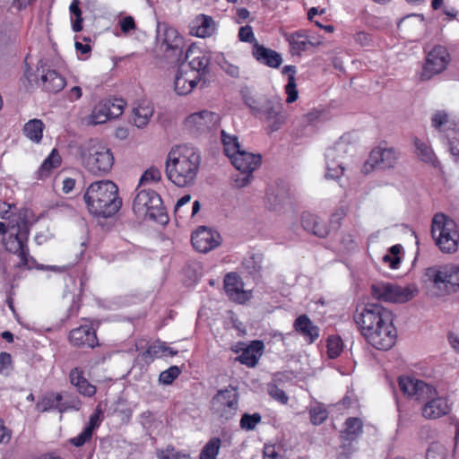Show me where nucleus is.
Listing matches in <instances>:
<instances>
[{"instance_id": "f257e3e1", "label": "nucleus", "mask_w": 459, "mask_h": 459, "mask_svg": "<svg viewBox=\"0 0 459 459\" xmlns=\"http://www.w3.org/2000/svg\"><path fill=\"white\" fill-rule=\"evenodd\" d=\"M353 321L361 334L374 348L391 349L397 338L393 312L378 303L359 305L353 313Z\"/></svg>"}, {"instance_id": "f03ea898", "label": "nucleus", "mask_w": 459, "mask_h": 459, "mask_svg": "<svg viewBox=\"0 0 459 459\" xmlns=\"http://www.w3.org/2000/svg\"><path fill=\"white\" fill-rule=\"evenodd\" d=\"M200 164L199 151L186 145L177 146L167 156L165 173L178 187H188L195 183Z\"/></svg>"}, {"instance_id": "7ed1b4c3", "label": "nucleus", "mask_w": 459, "mask_h": 459, "mask_svg": "<svg viewBox=\"0 0 459 459\" xmlns=\"http://www.w3.org/2000/svg\"><path fill=\"white\" fill-rule=\"evenodd\" d=\"M83 198L89 212L102 218L115 215L122 205V200L118 196V187L110 180L91 184Z\"/></svg>"}, {"instance_id": "20e7f679", "label": "nucleus", "mask_w": 459, "mask_h": 459, "mask_svg": "<svg viewBox=\"0 0 459 459\" xmlns=\"http://www.w3.org/2000/svg\"><path fill=\"white\" fill-rule=\"evenodd\" d=\"M240 94L251 114L268 123L272 132L278 131L285 124L286 115L279 96L253 95L247 87L243 88Z\"/></svg>"}, {"instance_id": "39448f33", "label": "nucleus", "mask_w": 459, "mask_h": 459, "mask_svg": "<svg viewBox=\"0 0 459 459\" xmlns=\"http://www.w3.org/2000/svg\"><path fill=\"white\" fill-rule=\"evenodd\" d=\"M82 166L95 176H104L109 172L114 164L111 150L102 141L89 139L79 147Z\"/></svg>"}, {"instance_id": "423d86ee", "label": "nucleus", "mask_w": 459, "mask_h": 459, "mask_svg": "<svg viewBox=\"0 0 459 459\" xmlns=\"http://www.w3.org/2000/svg\"><path fill=\"white\" fill-rule=\"evenodd\" d=\"M137 194L133 202V211L143 220H152L160 224L168 222V215L162 206L160 196L152 189H136Z\"/></svg>"}, {"instance_id": "0eeeda50", "label": "nucleus", "mask_w": 459, "mask_h": 459, "mask_svg": "<svg viewBox=\"0 0 459 459\" xmlns=\"http://www.w3.org/2000/svg\"><path fill=\"white\" fill-rule=\"evenodd\" d=\"M432 237L441 252L454 254L459 247V231L455 221L443 213H437L432 219Z\"/></svg>"}, {"instance_id": "6e6552de", "label": "nucleus", "mask_w": 459, "mask_h": 459, "mask_svg": "<svg viewBox=\"0 0 459 459\" xmlns=\"http://www.w3.org/2000/svg\"><path fill=\"white\" fill-rule=\"evenodd\" d=\"M354 149V137L344 134L325 152L326 173L328 179L338 180L343 175L345 167L343 160Z\"/></svg>"}, {"instance_id": "1a4fd4ad", "label": "nucleus", "mask_w": 459, "mask_h": 459, "mask_svg": "<svg viewBox=\"0 0 459 459\" xmlns=\"http://www.w3.org/2000/svg\"><path fill=\"white\" fill-rule=\"evenodd\" d=\"M425 276L443 294L459 290V265L429 267L426 269Z\"/></svg>"}, {"instance_id": "9d476101", "label": "nucleus", "mask_w": 459, "mask_h": 459, "mask_svg": "<svg viewBox=\"0 0 459 459\" xmlns=\"http://www.w3.org/2000/svg\"><path fill=\"white\" fill-rule=\"evenodd\" d=\"M211 410L213 414L223 420H231L238 409V393L237 388L229 385L218 390L211 400Z\"/></svg>"}, {"instance_id": "9b49d317", "label": "nucleus", "mask_w": 459, "mask_h": 459, "mask_svg": "<svg viewBox=\"0 0 459 459\" xmlns=\"http://www.w3.org/2000/svg\"><path fill=\"white\" fill-rule=\"evenodd\" d=\"M29 233V228L25 223L22 226L18 225L16 232L11 234L5 243L6 249L18 255L20 258L19 267H26L27 269L38 268L36 260L29 254L27 245Z\"/></svg>"}, {"instance_id": "f8f14e48", "label": "nucleus", "mask_w": 459, "mask_h": 459, "mask_svg": "<svg viewBox=\"0 0 459 459\" xmlns=\"http://www.w3.org/2000/svg\"><path fill=\"white\" fill-rule=\"evenodd\" d=\"M417 292L415 287H402L390 282H377L371 286L372 296L385 302L405 303L411 300Z\"/></svg>"}, {"instance_id": "ddd939ff", "label": "nucleus", "mask_w": 459, "mask_h": 459, "mask_svg": "<svg viewBox=\"0 0 459 459\" xmlns=\"http://www.w3.org/2000/svg\"><path fill=\"white\" fill-rule=\"evenodd\" d=\"M261 162L262 156L260 154H254L244 150L233 155L231 163L242 174L235 178L236 186L241 188L247 186L252 173L260 166Z\"/></svg>"}, {"instance_id": "4468645a", "label": "nucleus", "mask_w": 459, "mask_h": 459, "mask_svg": "<svg viewBox=\"0 0 459 459\" xmlns=\"http://www.w3.org/2000/svg\"><path fill=\"white\" fill-rule=\"evenodd\" d=\"M450 61L447 49L441 45L435 46L427 55L421 73V80H429L443 72Z\"/></svg>"}, {"instance_id": "2eb2a0df", "label": "nucleus", "mask_w": 459, "mask_h": 459, "mask_svg": "<svg viewBox=\"0 0 459 459\" xmlns=\"http://www.w3.org/2000/svg\"><path fill=\"white\" fill-rule=\"evenodd\" d=\"M157 39L165 47V52L171 51L179 61L183 55L184 39L178 30L166 22H158Z\"/></svg>"}, {"instance_id": "dca6fc26", "label": "nucleus", "mask_w": 459, "mask_h": 459, "mask_svg": "<svg viewBox=\"0 0 459 459\" xmlns=\"http://www.w3.org/2000/svg\"><path fill=\"white\" fill-rule=\"evenodd\" d=\"M398 385L404 395L414 398L417 401L423 402L436 394V389L432 385L408 376L399 377Z\"/></svg>"}, {"instance_id": "f3484780", "label": "nucleus", "mask_w": 459, "mask_h": 459, "mask_svg": "<svg viewBox=\"0 0 459 459\" xmlns=\"http://www.w3.org/2000/svg\"><path fill=\"white\" fill-rule=\"evenodd\" d=\"M220 115L209 110H202L189 115L185 121L186 126L194 134H202L217 126Z\"/></svg>"}, {"instance_id": "a211bd4d", "label": "nucleus", "mask_w": 459, "mask_h": 459, "mask_svg": "<svg viewBox=\"0 0 459 459\" xmlns=\"http://www.w3.org/2000/svg\"><path fill=\"white\" fill-rule=\"evenodd\" d=\"M191 242L195 250L207 253L221 243L220 234L205 226H200L191 236Z\"/></svg>"}, {"instance_id": "6ab92c4d", "label": "nucleus", "mask_w": 459, "mask_h": 459, "mask_svg": "<svg viewBox=\"0 0 459 459\" xmlns=\"http://www.w3.org/2000/svg\"><path fill=\"white\" fill-rule=\"evenodd\" d=\"M185 57L186 60H187V63H183L182 65H185L190 73L198 74L199 80L208 74L210 56L204 53L200 48L192 47L188 48Z\"/></svg>"}, {"instance_id": "aec40b11", "label": "nucleus", "mask_w": 459, "mask_h": 459, "mask_svg": "<svg viewBox=\"0 0 459 459\" xmlns=\"http://www.w3.org/2000/svg\"><path fill=\"white\" fill-rule=\"evenodd\" d=\"M37 75L40 77L42 87L49 92H58L65 86V78L56 70L47 68V65L40 60L37 65Z\"/></svg>"}, {"instance_id": "412c9836", "label": "nucleus", "mask_w": 459, "mask_h": 459, "mask_svg": "<svg viewBox=\"0 0 459 459\" xmlns=\"http://www.w3.org/2000/svg\"><path fill=\"white\" fill-rule=\"evenodd\" d=\"M399 153L394 148L377 147L369 154L367 164L380 169L394 168L397 162Z\"/></svg>"}, {"instance_id": "4be33fe9", "label": "nucleus", "mask_w": 459, "mask_h": 459, "mask_svg": "<svg viewBox=\"0 0 459 459\" xmlns=\"http://www.w3.org/2000/svg\"><path fill=\"white\" fill-rule=\"evenodd\" d=\"M290 192L284 184H275L268 186L265 194V205L269 210L281 211L290 203Z\"/></svg>"}, {"instance_id": "5701e85b", "label": "nucleus", "mask_w": 459, "mask_h": 459, "mask_svg": "<svg viewBox=\"0 0 459 459\" xmlns=\"http://www.w3.org/2000/svg\"><path fill=\"white\" fill-rule=\"evenodd\" d=\"M224 290L228 297L239 304H243L251 298V294L244 290L241 278L235 273L226 274L224 278Z\"/></svg>"}, {"instance_id": "b1692460", "label": "nucleus", "mask_w": 459, "mask_h": 459, "mask_svg": "<svg viewBox=\"0 0 459 459\" xmlns=\"http://www.w3.org/2000/svg\"><path fill=\"white\" fill-rule=\"evenodd\" d=\"M69 341L75 347L95 348L99 345L95 329L87 325L71 330Z\"/></svg>"}, {"instance_id": "393cba45", "label": "nucleus", "mask_w": 459, "mask_h": 459, "mask_svg": "<svg viewBox=\"0 0 459 459\" xmlns=\"http://www.w3.org/2000/svg\"><path fill=\"white\" fill-rule=\"evenodd\" d=\"M200 81L198 74L190 73L185 65H180L174 80V90L178 95H187Z\"/></svg>"}, {"instance_id": "a878e982", "label": "nucleus", "mask_w": 459, "mask_h": 459, "mask_svg": "<svg viewBox=\"0 0 459 459\" xmlns=\"http://www.w3.org/2000/svg\"><path fill=\"white\" fill-rule=\"evenodd\" d=\"M435 396L436 394L432 397L425 399L427 403L422 407V415L426 419H437L447 414L450 411L446 398Z\"/></svg>"}, {"instance_id": "bb28decb", "label": "nucleus", "mask_w": 459, "mask_h": 459, "mask_svg": "<svg viewBox=\"0 0 459 459\" xmlns=\"http://www.w3.org/2000/svg\"><path fill=\"white\" fill-rule=\"evenodd\" d=\"M252 55L260 64L272 68H278L282 63L281 56L278 52L257 42L253 45Z\"/></svg>"}, {"instance_id": "cd10ccee", "label": "nucleus", "mask_w": 459, "mask_h": 459, "mask_svg": "<svg viewBox=\"0 0 459 459\" xmlns=\"http://www.w3.org/2000/svg\"><path fill=\"white\" fill-rule=\"evenodd\" d=\"M303 229L318 238H325L329 234V228L316 215L305 212L301 215Z\"/></svg>"}, {"instance_id": "c85d7f7f", "label": "nucleus", "mask_w": 459, "mask_h": 459, "mask_svg": "<svg viewBox=\"0 0 459 459\" xmlns=\"http://www.w3.org/2000/svg\"><path fill=\"white\" fill-rule=\"evenodd\" d=\"M190 30L193 35L198 38H206L214 33L216 24L211 16L199 14L192 22Z\"/></svg>"}, {"instance_id": "c756f323", "label": "nucleus", "mask_w": 459, "mask_h": 459, "mask_svg": "<svg viewBox=\"0 0 459 459\" xmlns=\"http://www.w3.org/2000/svg\"><path fill=\"white\" fill-rule=\"evenodd\" d=\"M264 348L262 341H253L247 347L243 349L242 353L237 358L241 364L249 368L255 367Z\"/></svg>"}, {"instance_id": "7c9ffc66", "label": "nucleus", "mask_w": 459, "mask_h": 459, "mask_svg": "<svg viewBox=\"0 0 459 459\" xmlns=\"http://www.w3.org/2000/svg\"><path fill=\"white\" fill-rule=\"evenodd\" d=\"M293 326L295 331L308 339L310 342H313L319 336V328L313 324L307 315L298 316Z\"/></svg>"}, {"instance_id": "2f4dec72", "label": "nucleus", "mask_w": 459, "mask_h": 459, "mask_svg": "<svg viewBox=\"0 0 459 459\" xmlns=\"http://www.w3.org/2000/svg\"><path fill=\"white\" fill-rule=\"evenodd\" d=\"M70 382L77 388V391L84 396H93L96 393V387L90 384L83 377V372L79 368H74L69 374Z\"/></svg>"}, {"instance_id": "473e14b6", "label": "nucleus", "mask_w": 459, "mask_h": 459, "mask_svg": "<svg viewBox=\"0 0 459 459\" xmlns=\"http://www.w3.org/2000/svg\"><path fill=\"white\" fill-rule=\"evenodd\" d=\"M413 144L416 149L417 157L424 163L429 164L434 168H440L441 163L436 156L432 147L415 137L413 139Z\"/></svg>"}, {"instance_id": "72a5a7b5", "label": "nucleus", "mask_w": 459, "mask_h": 459, "mask_svg": "<svg viewBox=\"0 0 459 459\" xmlns=\"http://www.w3.org/2000/svg\"><path fill=\"white\" fill-rule=\"evenodd\" d=\"M61 401H63L62 394L48 393L37 403L36 409L40 412L56 410L63 413L66 407L60 405Z\"/></svg>"}, {"instance_id": "f704fd0d", "label": "nucleus", "mask_w": 459, "mask_h": 459, "mask_svg": "<svg viewBox=\"0 0 459 459\" xmlns=\"http://www.w3.org/2000/svg\"><path fill=\"white\" fill-rule=\"evenodd\" d=\"M153 108L149 103H142L132 110V122L138 128L145 127L153 115Z\"/></svg>"}, {"instance_id": "c9c22d12", "label": "nucleus", "mask_w": 459, "mask_h": 459, "mask_svg": "<svg viewBox=\"0 0 459 459\" xmlns=\"http://www.w3.org/2000/svg\"><path fill=\"white\" fill-rule=\"evenodd\" d=\"M297 68L295 65H285L282 68V74H289L288 82L285 85V92L287 94V103H292L297 100L299 92L297 90V83L295 79V74Z\"/></svg>"}, {"instance_id": "e433bc0d", "label": "nucleus", "mask_w": 459, "mask_h": 459, "mask_svg": "<svg viewBox=\"0 0 459 459\" xmlns=\"http://www.w3.org/2000/svg\"><path fill=\"white\" fill-rule=\"evenodd\" d=\"M289 43L291 52L294 55H299L301 52L308 49V47L314 46L308 37L302 32H295L289 38Z\"/></svg>"}, {"instance_id": "4c0bfd02", "label": "nucleus", "mask_w": 459, "mask_h": 459, "mask_svg": "<svg viewBox=\"0 0 459 459\" xmlns=\"http://www.w3.org/2000/svg\"><path fill=\"white\" fill-rule=\"evenodd\" d=\"M44 124L40 119H31L24 125L23 133L30 140L39 143L42 139Z\"/></svg>"}, {"instance_id": "58836bf2", "label": "nucleus", "mask_w": 459, "mask_h": 459, "mask_svg": "<svg viewBox=\"0 0 459 459\" xmlns=\"http://www.w3.org/2000/svg\"><path fill=\"white\" fill-rule=\"evenodd\" d=\"M109 109L104 101H100L92 109L91 113L88 117V124L90 125H100L110 120Z\"/></svg>"}, {"instance_id": "ea45409f", "label": "nucleus", "mask_w": 459, "mask_h": 459, "mask_svg": "<svg viewBox=\"0 0 459 459\" xmlns=\"http://www.w3.org/2000/svg\"><path fill=\"white\" fill-rule=\"evenodd\" d=\"M362 421L359 418L351 417L345 421V430L342 438L347 441H352L362 433Z\"/></svg>"}, {"instance_id": "a19ab883", "label": "nucleus", "mask_w": 459, "mask_h": 459, "mask_svg": "<svg viewBox=\"0 0 459 459\" xmlns=\"http://www.w3.org/2000/svg\"><path fill=\"white\" fill-rule=\"evenodd\" d=\"M221 142L224 146L225 154L232 160L233 155L238 153L242 149L236 135L229 134L224 130L221 131Z\"/></svg>"}, {"instance_id": "79ce46f5", "label": "nucleus", "mask_w": 459, "mask_h": 459, "mask_svg": "<svg viewBox=\"0 0 459 459\" xmlns=\"http://www.w3.org/2000/svg\"><path fill=\"white\" fill-rule=\"evenodd\" d=\"M221 446V440L220 437H212L202 448L199 459H216Z\"/></svg>"}, {"instance_id": "37998d69", "label": "nucleus", "mask_w": 459, "mask_h": 459, "mask_svg": "<svg viewBox=\"0 0 459 459\" xmlns=\"http://www.w3.org/2000/svg\"><path fill=\"white\" fill-rule=\"evenodd\" d=\"M167 351H169V347L164 343L154 342L149 346L148 349L141 354V356L145 361H152L155 358L167 356Z\"/></svg>"}, {"instance_id": "c03bdc74", "label": "nucleus", "mask_w": 459, "mask_h": 459, "mask_svg": "<svg viewBox=\"0 0 459 459\" xmlns=\"http://www.w3.org/2000/svg\"><path fill=\"white\" fill-rule=\"evenodd\" d=\"M61 162L59 154L53 150L50 155L41 164L39 173L40 177H46L48 175L52 169L57 168Z\"/></svg>"}, {"instance_id": "a18cd8bd", "label": "nucleus", "mask_w": 459, "mask_h": 459, "mask_svg": "<svg viewBox=\"0 0 459 459\" xmlns=\"http://www.w3.org/2000/svg\"><path fill=\"white\" fill-rule=\"evenodd\" d=\"M448 142L449 151L454 160L459 163V130H452L446 134Z\"/></svg>"}, {"instance_id": "49530a36", "label": "nucleus", "mask_w": 459, "mask_h": 459, "mask_svg": "<svg viewBox=\"0 0 459 459\" xmlns=\"http://www.w3.org/2000/svg\"><path fill=\"white\" fill-rule=\"evenodd\" d=\"M262 417L258 412L253 414L244 413L241 417L239 425L242 429L247 431L254 430L256 425L261 422Z\"/></svg>"}, {"instance_id": "de8ad7c7", "label": "nucleus", "mask_w": 459, "mask_h": 459, "mask_svg": "<svg viewBox=\"0 0 459 459\" xmlns=\"http://www.w3.org/2000/svg\"><path fill=\"white\" fill-rule=\"evenodd\" d=\"M431 124L434 128L439 132H445L449 124V116L445 110H437L431 118Z\"/></svg>"}, {"instance_id": "09e8293b", "label": "nucleus", "mask_w": 459, "mask_h": 459, "mask_svg": "<svg viewBox=\"0 0 459 459\" xmlns=\"http://www.w3.org/2000/svg\"><path fill=\"white\" fill-rule=\"evenodd\" d=\"M342 340L339 336H330L327 340V354L329 358L335 359L342 351Z\"/></svg>"}, {"instance_id": "8fccbe9b", "label": "nucleus", "mask_w": 459, "mask_h": 459, "mask_svg": "<svg viewBox=\"0 0 459 459\" xmlns=\"http://www.w3.org/2000/svg\"><path fill=\"white\" fill-rule=\"evenodd\" d=\"M106 106H108L109 109V117L112 118H117L122 115L125 102L121 99L115 100H103Z\"/></svg>"}, {"instance_id": "3c124183", "label": "nucleus", "mask_w": 459, "mask_h": 459, "mask_svg": "<svg viewBox=\"0 0 459 459\" xmlns=\"http://www.w3.org/2000/svg\"><path fill=\"white\" fill-rule=\"evenodd\" d=\"M309 415L313 425H320L326 420L328 412L326 409L321 405H317L309 410Z\"/></svg>"}, {"instance_id": "603ef678", "label": "nucleus", "mask_w": 459, "mask_h": 459, "mask_svg": "<svg viewBox=\"0 0 459 459\" xmlns=\"http://www.w3.org/2000/svg\"><path fill=\"white\" fill-rule=\"evenodd\" d=\"M180 369L178 366H171L160 374L159 381L163 385H170L179 376Z\"/></svg>"}, {"instance_id": "864d4df0", "label": "nucleus", "mask_w": 459, "mask_h": 459, "mask_svg": "<svg viewBox=\"0 0 459 459\" xmlns=\"http://www.w3.org/2000/svg\"><path fill=\"white\" fill-rule=\"evenodd\" d=\"M263 257L260 254H252L243 262L244 266L250 271V273L259 272L262 268Z\"/></svg>"}, {"instance_id": "5fc2aeb1", "label": "nucleus", "mask_w": 459, "mask_h": 459, "mask_svg": "<svg viewBox=\"0 0 459 459\" xmlns=\"http://www.w3.org/2000/svg\"><path fill=\"white\" fill-rule=\"evenodd\" d=\"M160 459H190L187 453L178 451L172 446H168L165 450L158 453Z\"/></svg>"}, {"instance_id": "6e6d98bb", "label": "nucleus", "mask_w": 459, "mask_h": 459, "mask_svg": "<svg viewBox=\"0 0 459 459\" xmlns=\"http://www.w3.org/2000/svg\"><path fill=\"white\" fill-rule=\"evenodd\" d=\"M70 12L73 15L75 16V20L73 22V30L74 31H80L82 29V12L79 7V1L74 0L72 4H70Z\"/></svg>"}, {"instance_id": "4d7b16f0", "label": "nucleus", "mask_w": 459, "mask_h": 459, "mask_svg": "<svg viewBox=\"0 0 459 459\" xmlns=\"http://www.w3.org/2000/svg\"><path fill=\"white\" fill-rule=\"evenodd\" d=\"M446 449L440 444H432L426 455V459H446Z\"/></svg>"}, {"instance_id": "13d9d810", "label": "nucleus", "mask_w": 459, "mask_h": 459, "mask_svg": "<svg viewBox=\"0 0 459 459\" xmlns=\"http://www.w3.org/2000/svg\"><path fill=\"white\" fill-rule=\"evenodd\" d=\"M268 393L272 398L280 402L281 403L285 404L288 403V395L282 389L279 388L276 385H270Z\"/></svg>"}, {"instance_id": "bf43d9fd", "label": "nucleus", "mask_w": 459, "mask_h": 459, "mask_svg": "<svg viewBox=\"0 0 459 459\" xmlns=\"http://www.w3.org/2000/svg\"><path fill=\"white\" fill-rule=\"evenodd\" d=\"M219 65L221 68L230 77L238 78L239 76V67L236 65L230 63L225 58H222V60L220 61Z\"/></svg>"}, {"instance_id": "052dcab7", "label": "nucleus", "mask_w": 459, "mask_h": 459, "mask_svg": "<svg viewBox=\"0 0 459 459\" xmlns=\"http://www.w3.org/2000/svg\"><path fill=\"white\" fill-rule=\"evenodd\" d=\"M238 39L243 42H254V44L256 42L252 27L249 25L242 26L239 29Z\"/></svg>"}, {"instance_id": "680f3d73", "label": "nucleus", "mask_w": 459, "mask_h": 459, "mask_svg": "<svg viewBox=\"0 0 459 459\" xmlns=\"http://www.w3.org/2000/svg\"><path fill=\"white\" fill-rule=\"evenodd\" d=\"M161 178V172L159 169L151 167L148 169L141 177L140 183H143L145 181H160Z\"/></svg>"}, {"instance_id": "e2e57ef3", "label": "nucleus", "mask_w": 459, "mask_h": 459, "mask_svg": "<svg viewBox=\"0 0 459 459\" xmlns=\"http://www.w3.org/2000/svg\"><path fill=\"white\" fill-rule=\"evenodd\" d=\"M92 437V433L90 429H83V430L76 437L70 439L71 444L74 446H82Z\"/></svg>"}, {"instance_id": "0e129e2a", "label": "nucleus", "mask_w": 459, "mask_h": 459, "mask_svg": "<svg viewBox=\"0 0 459 459\" xmlns=\"http://www.w3.org/2000/svg\"><path fill=\"white\" fill-rule=\"evenodd\" d=\"M119 25L121 31L124 34H127L136 29V24L133 16H126L119 20Z\"/></svg>"}, {"instance_id": "69168bd1", "label": "nucleus", "mask_w": 459, "mask_h": 459, "mask_svg": "<svg viewBox=\"0 0 459 459\" xmlns=\"http://www.w3.org/2000/svg\"><path fill=\"white\" fill-rule=\"evenodd\" d=\"M263 455V459H283L274 445H264Z\"/></svg>"}, {"instance_id": "338daca9", "label": "nucleus", "mask_w": 459, "mask_h": 459, "mask_svg": "<svg viewBox=\"0 0 459 459\" xmlns=\"http://www.w3.org/2000/svg\"><path fill=\"white\" fill-rule=\"evenodd\" d=\"M191 200L190 195H185L179 198L175 205V213L177 216L182 218L186 215V212L183 210V207L186 205Z\"/></svg>"}, {"instance_id": "774afa93", "label": "nucleus", "mask_w": 459, "mask_h": 459, "mask_svg": "<svg viewBox=\"0 0 459 459\" xmlns=\"http://www.w3.org/2000/svg\"><path fill=\"white\" fill-rule=\"evenodd\" d=\"M101 413V410L97 408L95 411L91 415L89 423L84 429H90L91 432L93 433V430L97 429L100 424Z\"/></svg>"}]
</instances>
